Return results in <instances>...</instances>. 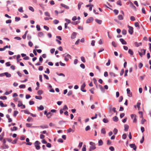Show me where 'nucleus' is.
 <instances>
[{
    "label": "nucleus",
    "instance_id": "f257e3e1",
    "mask_svg": "<svg viewBox=\"0 0 151 151\" xmlns=\"http://www.w3.org/2000/svg\"><path fill=\"white\" fill-rule=\"evenodd\" d=\"M63 56L64 57V60L66 61H68L69 59H71V56L68 54L66 53L63 54Z\"/></svg>",
    "mask_w": 151,
    "mask_h": 151
},
{
    "label": "nucleus",
    "instance_id": "f03ea898",
    "mask_svg": "<svg viewBox=\"0 0 151 151\" xmlns=\"http://www.w3.org/2000/svg\"><path fill=\"white\" fill-rule=\"evenodd\" d=\"M40 142L38 141H36L34 143L35 146L37 150H39L40 149Z\"/></svg>",
    "mask_w": 151,
    "mask_h": 151
},
{
    "label": "nucleus",
    "instance_id": "7ed1b4c3",
    "mask_svg": "<svg viewBox=\"0 0 151 151\" xmlns=\"http://www.w3.org/2000/svg\"><path fill=\"white\" fill-rule=\"evenodd\" d=\"M146 52V50L145 49H142L141 50V52L139 51V53L141 57H142V55L145 54Z\"/></svg>",
    "mask_w": 151,
    "mask_h": 151
},
{
    "label": "nucleus",
    "instance_id": "20e7f679",
    "mask_svg": "<svg viewBox=\"0 0 151 151\" xmlns=\"http://www.w3.org/2000/svg\"><path fill=\"white\" fill-rule=\"evenodd\" d=\"M128 27L129 28V32L130 34L132 35L133 32V28L129 25L128 26Z\"/></svg>",
    "mask_w": 151,
    "mask_h": 151
},
{
    "label": "nucleus",
    "instance_id": "39448f33",
    "mask_svg": "<svg viewBox=\"0 0 151 151\" xmlns=\"http://www.w3.org/2000/svg\"><path fill=\"white\" fill-rule=\"evenodd\" d=\"M94 19L93 17H90L86 21V23H90L93 22V21Z\"/></svg>",
    "mask_w": 151,
    "mask_h": 151
},
{
    "label": "nucleus",
    "instance_id": "423d86ee",
    "mask_svg": "<svg viewBox=\"0 0 151 151\" xmlns=\"http://www.w3.org/2000/svg\"><path fill=\"white\" fill-rule=\"evenodd\" d=\"M2 146H1V148L2 150L8 149L9 148V146L6 144H2Z\"/></svg>",
    "mask_w": 151,
    "mask_h": 151
},
{
    "label": "nucleus",
    "instance_id": "0eeeda50",
    "mask_svg": "<svg viewBox=\"0 0 151 151\" xmlns=\"http://www.w3.org/2000/svg\"><path fill=\"white\" fill-rule=\"evenodd\" d=\"M33 127H40L42 129L47 128H48V126L47 125H41L40 126H33Z\"/></svg>",
    "mask_w": 151,
    "mask_h": 151
},
{
    "label": "nucleus",
    "instance_id": "6e6552de",
    "mask_svg": "<svg viewBox=\"0 0 151 151\" xmlns=\"http://www.w3.org/2000/svg\"><path fill=\"white\" fill-rule=\"evenodd\" d=\"M129 146L131 148H133L134 150H136L137 147L134 144H130Z\"/></svg>",
    "mask_w": 151,
    "mask_h": 151
},
{
    "label": "nucleus",
    "instance_id": "1a4fd4ad",
    "mask_svg": "<svg viewBox=\"0 0 151 151\" xmlns=\"http://www.w3.org/2000/svg\"><path fill=\"white\" fill-rule=\"evenodd\" d=\"M86 86V84L85 82H84L82 84L81 86V90L83 92H86V90H83V89H84Z\"/></svg>",
    "mask_w": 151,
    "mask_h": 151
},
{
    "label": "nucleus",
    "instance_id": "9d476101",
    "mask_svg": "<svg viewBox=\"0 0 151 151\" xmlns=\"http://www.w3.org/2000/svg\"><path fill=\"white\" fill-rule=\"evenodd\" d=\"M96 147L95 145H93V146H91L89 148V151H91L96 149Z\"/></svg>",
    "mask_w": 151,
    "mask_h": 151
},
{
    "label": "nucleus",
    "instance_id": "9b49d317",
    "mask_svg": "<svg viewBox=\"0 0 151 151\" xmlns=\"http://www.w3.org/2000/svg\"><path fill=\"white\" fill-rule=\"evenodd\" d=\"M119 40L122 44L126 45L127 44L126 42L124 40V39L122 38H121Z\"/></svg>",
    "mask_w": 151,
    "mask_h": 151
},
{
    "label": "nucleus",
    "instance_id": "f8f14e48",
    "mask_svg": "<svg viewBox=\"0 0 151 151\" xmlns=\"http://www.w3.org/2000/svg\"><path fill=\"white\" fill-rule=\"evenodd\" d=\"M52 115V113L50 112H48L47 114V117L48 118H50Z\"/></svg>",
    "mask_w": 151,
    "mask_h": 151
},
{
    "label": "nucleus",
    "instance_id": "ddd939ff",
    "mask_svg": "<svg viewBox=\"0 0 151 151\" xmlns=\"http://www.w3.org/2000/svg\"><path fill=\"white\" fill-rule=\"evenodd\" d=\"M77 35V33L76 32H73L72 35L71 36V38L72 39H74Z\"/></svg>",
    "mask_w": 151,
    "mask_h": 151
},
{
    "label": "nucleus",
    "instance_id": "4468645a",
    "mask_svg": "<svg viewBox=\"0 0 151 151\" xmlns=\"http://www.w3.org/2000/svg\"><path fill=\"white\" fill-rule=\"evenodd\" d=\"M124 130L125 131L127 132L128 131L129 128V126L127 124H125L124 126Z\"/></svg>",
    "mask_w": 151,
    "mask_h": 151
},
{
    "label": "nucleus",
    "instance_id": "2eb2a0df",
    "mask_svg": "<svg viewBox=\"0 0 151 151\" xmlns=\"http://www.w3.org/2000/svg\"><path fill=\"white\" fill-rule=\"evenodd\" d=\"M83 4V3L82 2H80L78 3V10H80V9L81 5H82Z\"/></svg>",
    "mask_w": 151,
    "mask_h": 151
},
{
    "label": "nucleus",
    "instance_id": "dca6fc26",
    "mask_svg": "<svg viewBox=\"0 0 151 151\" xmlns=\"http://www.w3.org/2000/svg\"><path fill=\"white\" fill-rule=\"evenodd\" d=\"M103 144V142L101 139H100L98 141V145L99 146H102Z\"/></svg>",
    "mask_w": 151,
    "mask_h": 151
},
{
    "label": "nucleus",
    "instance_id": "f3484780",
    "mask_svg": "<svg viewBox=\"0 0 151 151\" xmlns=\"http://www.w3.org/2000/svg\"><path fill=\"white\" fill-rule=\"evenodd\" d=\"M95 21L98 24H101L102 22V21L101 20H99L98 19H95Z\"/></svg>",
    "mask_w": 151,
    "mask_h": 151
},
{
    "label": "nucleus",
    "instance_id": "a211bd4d",
    "mask_svg": "<svg viewBox=\"0 0 151 151\" xmlns=\"http://www.w3.org/2000/svg\"><path fill=\"white\" fill-rule=\"evenodd\" d=\"M61 5L62 6L64 7L66 9H68L69 8V7L68 6H67L65 4H61Z\"/></svg>",
    "mask_w": 151,
    "mask_h": 151
},
{
    "label": "nucleus",
    "instance_id": "6ab92c4d",
    "mask_svg": "<svg viewBox=\"0 0 151 151\" xmlns=\"http://www.w3.org/2000/svg\"><path fill=\"white\" fill-rule=\"evenodd\" d=\"M134 45L135 46L137 47H138L140 45H142V42H140V43H138L137 42H135L134 43Z\"/></svg>",
    "mask_w": 151,
    "mask_h": 151
},
{
    "label": "nucleus",
    "instance_id": "aec40b11",
    "mask_svg": "<svg viewBox=\"0 0 151 151\" xmlns=\"http://www.w3.org/2000/svg\"><path fill=\"white\" fill-rule=\"evenodd\" d=\"M18 107H20L22 109H24L25 107L24 104H18Z\"/></svg>",
    "mask_w": 151,
    "mask_h": 151
},
{
    "label": "nucleus",
    "instance_id": "412c9836",
    "mask_svg": "<svg viewBox=\"0 0 151 151\" xmlns=\"http://www.w3.org/2000/svg\"><path fill=\"white\" fill-rule=\"evenodd\" d=\"M113 120L115 122H117L119 120L118 118L116 116L114 117L113 118Z\"/></svg>",
    "mask_w": 151,
    "mask_h": 151
},
{
    "label": "nucleus",
    "instance_id": "4be33fe9",
    "mask_svg": "<svg viewBox=\"0 0 151 151\" xmlns=\"http://www.w3.org/2000/svg\"><path fill=\"white\" fill-rule=\"evenodd\" d=\"M101 133L103 134H105L106 133V130L104 128H103L101 129Z\"/></svg>",
    "mask_w": 151,
    "mask_h": 151
},
{
    "label": "nucleus",
    "instance_id": "5701e85b",
    "mask_svg": "<svg viewBox=\"0 0 151 151\" xmlns=\"http://www.w3.org/2000/svg\"><path fill=\"white\" fill-rule=\"evenodd\" d=\"M128 53L129 54L131 55H133V52L132 50L131 49H129L128 50Z\"/></svg>",
    "mask_w": 151,
    "mask_h": 151
},
{
    "label": "nucleus",
    "instance_id": "b1692460",
    "mask_svg": "<svg viewBox=\"0 0 151 151\" xmlns=\"http://www.w3.org/2000/svg\"><path fill=\"white\" fill-rule=\"evenodd\" d=\"M4 74L7 77H10L11 76V74L9 73L8 72L5 73Z\"/></svg>",
    "mask_w": 151,
    "mask_h": 151
},
{
    "label": "nucleus",
    "instance_id": "393cba45",
    "mask_svg": "<svg viewBox=\"0 0 151 151\" xmlns=\"http://www.w3.org/2000/svg\"><path fill=\"white\" fill-rule=\"evenodd\" d=\"M74 130H72L71 128H69L67 130V133H70L71 132H74Z\"/></svg>",
    "mask_w": 151,
    "mask_h": 151
},
{
    "label": "nucleus",
    "instance_id": "a878e982",
    "mask_svg": "<svg viewBox=\"0 0 151 151\" xmlns=\"http://www.w3.org/2000/svg\"><path fill=\"white\" fill-rule=\"evenodd\" d=\"M17 127L14 126L13 128H11L10 129L11 131H16L17 130Z\"/></svg>",
    "mask_w": 151,
    "mask_h": 151
},
{
    "label": "nucleus",
    "instance_id": "bb28decb",
    "mask_svg": "<svg viewBox=\"0 0 151 151\" xmlns=\"http://www.w3.org/2000/svg\"><path fill=\"white\" fill-rule=\"evenodd\" d=\"M118 18L119 20H122L123 19V17L122 15H119L118 16Z\"/></svg>",
    "mask_w": 151,
    "mask_h": 151
},
{
    "label": "nucleus",
    "instance_id": "cd10ccee",
    "mask_svg": "<svg viewBox=\"0 0 151 151\" xmlns=\"http://www.w3.org/2000/svg\"><path fill=\"white\" fill-rule=\"evenodd\" d=\"M103 121L104 123H107L109 122L108 120L106 118H104L103 119Z\"/></svg>",
    "mask_w": 151,
    "mask_h": 151
},
{
    "label": "nucleus",
    "instance_id": "c85d7f7f",
    "mask_svg": "<svg viewBox=\"0 0 151 151\" xmlns=\"http://www.w3.org/2000/svg\"><path fill=\"white\" fill-rule=\"evenodd\" d=\"M18 112L17 111H14L13 116H16L18 114Z\"/></svg>",
    "mask_w": 151,
    "mask_h": 151
},
{
    "label": "nucleus",
    "instance_id": "c756f323",
    "mask_svg": "<svg viewBox=\"0 0 151 151\" xmlns=\"http://www.w3.org/2000/svg\"><path fill=\"white\" fill-rule=\"evenodd\" d=\"M109 75L111 77H115L116 76L115 74L112 72H110L109 73Z\"/></svg>",
    "mask_w": 151,
    "mask_h": 151
},
{
    "label": "nucleus",
    "instance_id": "7c9ffc66",
    "mask_svg": "<svg viewBox=\"0 0 151 151\" xmlns=\"http://www.w3.org/2000/svg\"><path fill=\"white\" fill-rule=\"evenodd\" d=\"M118 132V130L116 128H114L113 130V132L114 134L116 135L117 134V133Z\"/></svg>",
    "mask_w": 151,
    "mask_h": 151
},
{
    "label": "nucleus",
    "instance_id": "2f4dec72",
    "mask_svg": "<svg viewBox=\"0 0 151 151\" xmlns=\"http://www.w3.org/2000/svg\"><path fill=\"white\" fill-rule=\"evenodd\" d=\"M26 86L25 85L22 84L21 85L19 86V88H25Z\"/></svg>",
    "mask_w": 151,
    "mask_h": 151
},
{
    "label": "nucleus",
    "instance_id": "473e14b6",
    "mask_svg": "<svg viewBox=\"0 0 151 151\" xmlns=\"http://www.w3.org/2000/svg\"><path fill=\"white\" fill-rule=\"evenodd\" d=\"M122 137L123 139H125L127 137L126 134L125 133L123 134L122 135Z\"/></svg>",
    "mask_w": 151,
    "mask_h": 151
},
{
    "label": "nucleus",
    "instance_id": "72a5a7b5",
    "mask_svg": "<svg viewBox=\"0 0 151 151\" xmlns=\"http://www.w3.org/2000/svg\"><path fill=\"white\" fill-rule=\"evenodd\" d=\"M18 10L20 12H24L23 10V8L22 7H20L18 9Z\"/></svg>",
    "mask_w": 151,
    "mask_h": 151
},
{
    "label": "nucleus",
    "instance_id": "f704fd0d",
    "mask_svg": "<svg viewBox=\"0 0 151 151\" xmlns=\"http://www.w3.org/2000/svg\"><path fill=\"white\" fill-rule=\"evenodd\" d=\"M81 61L83 63H85L86 60L85 58L84 57L82 56L81 58Z\"/></svg>",
    "mask_w": 151,
    "mask_h": 151
},
{
    "label": "nucleus",
    "instance_id": "c9c22d12",
    "mask_svg": "<svg viewBox=\"0 0 151 151\" xmlns=\"http://www.w3.org/2000/svg\"><path fill=\"white\" fill-rule=\"evenodd\" d=\"M38 109L39 110H42L44 109V107L42 106L41 105L39 107H38Z\"/></svg>",
    "mask_w": 151,
    "mask_h": 151
},
{
    "label": "nucleus",
    "instance_id": "e433bc0d",
    "mask_svg": "<svg viewBox=\"0 0 151 151\" xmlns=\"http://www.w3.org/2000/svg\"><path fill=\"white\" fill-rule=\"evenodd\" d=\"M64 111H66L68 109V108L67 106L66 105H65L63 107V109H62Z\"/></svg>",
    "mask_w": 151,
    "mask_h": 151
},
{
    "label": "nucleus",
    "instance_id": "4c0bfd02",
    "mask_svg": "<svg viewBox=\"0 0 151 151\" xmlns=\"http://www.w3.org/2000/svg\"><path fill=\"white\" fill-rule=\"evenodd\" d=\"M32 124L30 123H26V125L28 127H31L32 126Z\"/></svg>",
    "mask_w": 151,
    "mask_h": 151
},
{
    "label": "nucleus",
    "instance_id": "58836bf2",
    "mask_svg": "<svg viewBox=\"0 0 151 151\" xmlns=\"http://www.w3.org/2000/svg\"><path fill=\"white\" fill-rule=\"evenodd\" d=\"M82 151H86V145H84L83 146V147L82 149Z\"/></svg>",
    "mask_w": 151,
    "mask_h": 151
},
{
    "label": "nucleus",
    "instance_id": "ea45409f",
    "mask_svg": "<svg viewBox=\"0 0 151 151\" xmlns=\"http://www.w3.org/2000/svg\"><path fill=\"white\" fill-rule=\"evenodd\" d=\"M127 31L125 29H123L122 31V33L123 35H125L127 34Z\"/></svg>",
    "mask_w": 151,
    "mask_h": 151
},
{
    "label": "nucleus",
    "instance_id": "a19ab883",
    "mask_svg": "<svg viewBox=\"0 0 151 151\" xmlns=\"http://www.w3.org/2000/svg\"><path fill=\"white\" fill-rule=\"evenodd\" d=\"M7 98V97L6 96H3L0 97V99H1L3 100L6 99Z\"/></svg>",
    "mask_w": 151,
    "mask_h": 151
},
{
    "label": "nucleus",
    "instance_id": "79ce46f5",
    "mask_svg": "<svg viewBox=\"0 0 151 151\" xmlns=\"http://www.w3.org/2000/svg\"><path fill=\"white\" fill-rule=\"evenodd\" d=\"M112 45L114 47H116L117 46L116 44V43L114 41H113L112 42Z\"/></svg>",
    "mask_w": 151,
    "mask_h": 151
},
{
    "label": "nucleus",
    "instance_id": "37998d69",
    "mask_svg": "<svg viewBox=\"0 0 151 151\" xmlns=\"http://www.w3.org/2000/svg\"><path fill=\"white\" fill-rule=\"evenodd\" d=\"M37 93L39 95H41L42 93V91L41 90H39L38 91Z\"/></svg>",
    "mask_w": 151,
    "mask_h": 151
},
{
    "label": "nucleus",
    "instance_id": "c03bdc74",
    "mask_svg": "<svg viewBox=\"0 0 151 151\" xmlns=\"http://www.w3.org/2000/svg\"><path fill=\"white\" fill-rule=\"evenodd\" d=\"M45 14L46 16L49 17H50V13L48 12H45Z\"/></svg>",
    "mask_w": 151,
    "mask_h": 151
},
{
    "label": "nucleus",
    "instance_id": "a18cd8bd",
    "mask_svg": "<svg viewBox=\"0 0 151 151\" xmlns=\"http://www.w3.org/2000/svg\"><path fill=\"white\" fill-rule=\"evenodd\" d=\"M35 98L37 99H39L40 100H41L42 99V97L41 96H35Z\"/></svg>",
    "mask_w": 151,
    "mask_h": 151
},
{
    "label": "nucleus",
    "instance_id": "49530a36",
    "mask_svg": "<svg viewBox=\"0 0 151 151\" xmlns=\"http://www.w3.org/2000/svg\"><path fill=\"white\" fill-rule=\"evenodd\" d=\"M29 9L31 11H32L33 12L34 11V8L32 6H29Z\"/></svg>",
    "mask_w": 151,
    "mask_h": 151
},
{
    "label": "nucleus",
    "instance_id": "de8ad7c7",
    "mask_svg": "<svg viewBox=\"0 0 151 151\" xmlns=\"http://www.w3.org/2000/svg\"><path fill=\"white\" fill-rule=\"evenodd\" d=\"M111 63V60L110 59L108 60V62L106 63V65L107 66H109L110 65Z\"/></svg>",
    "mask_w": 151,
    "mask_h": 151
},
{
    "label": "nucleus",
    "instance_id": "09e8293b",
    "mask_svg": "<svg viewBox=\"0 0 151 151\" xmlns=\"http://www.w3.org/2000/svg\"><path fill=\"white\" fill-rule=\"evenodd\" d=\"M6 138H4V139H3V140H2V144H6Z\"/></svg>",
    "mask_w": 151,
    "mask_h": 151
},
{
    "label": "nucleus",
    "instance_id": "8fccbe9b",
    "mask_svg": "<svg viewBox=\"0 0 151 151\" xmlns=\"http://www.w3.org/2000/svg\"><path fill=\"white\" fill-rule=\"evenodd\" d=\"M100 90L102 91H103L104 90V88L103 86L100 85H99L98 86Z\"/></svg>",
    "mask_w": 151,
    "mask_h": 151
},
{
    "label": "nucleus",
    "instance_id": "3c124183",
    "mask_svg": "<svg viewBox=\"0 0 151 151\" xmlns=\"http://www.w3.org/2000/svg\"><path fill=\"white\" fill-rule=\"evenodd\" d=\"M17 139H15L12 142V143L13 144H15L17 143Z\"/></svg>",
    "mask_w": 151,
    "mask_h": 151
},
{
    "label": "nucleus",
    "instance_id": "603ef678",
    "mask_svg": "<svg viewBox=\"0 0 151 151\" xmlns=\"http://www.w3.org/2000/svg\"><path fill=\"white\" fill-rule=\"evenodd\" d=\"M97 114H95V116H94L92 117H91V119L92 120L94 119L97 118Z\"/></svg>",
    "mask_w": 151,
    "mask_h": 151
},
{
    "label": "nucleus",
    "instance_id": "864d4df0",
    "mask_svg": "<svg viewBox=\"0 0 151 151\" xmlns=\"http://www.w3.org/2000/svg\"><path fill=\"white\" fill-rule=\"evenodd\" d=\"M90 129V127L89 126H87L85 128V130L87 131Z\"/></svg>",
    "mask_w": 151,
    "mask_h": 151
},
{
    "label": "nucleus",
    "instance_id": "5fc2aeb1",
    "mask_svg": "<svg viewBox=\"0 0 151 151\" xmlns=\"http://www.w3.org/2000/svg\"><path fill=\"white\" fill-rule=\"evenodd\" d=\"M80 22V21H76V22H73L72 23L73 24L76 25V24H77L79 23Z\"/></svg>",
    "mask_w": 151,
    "mask_h": 151
},
{
    "label": "nucleus",
    "instance_id": "6e6d98bb",
    "mask_svg": "<svg viewBox=\"0 0 151 151\" xmlns=\"http://www.w3.org/2000/svg\"><path fill=\"white\" fill-rule=\"evenodd\" d=\"M130 20L132 21H134L135 20V17L133 16H132L130 17Z\"/></svg>",
    "mask_w": 151,
    "mask_h": 151
},
{
    "label": "nucleus",
    "instance_id": "4d7b16f0",
    "mask_svg": "<svg viewBox=\"0 0 151 151\" xmlns=\"http://www.w3.org/2000/svg\"><path fill=\"white\" fill-rule=\"evenodd\" d=\"M109 149L111 151H114V148L113 146H110Z\"/></svg>",
    "mask_w": 151,
    "mask_h": 151
},
{
    "label": "nucleus",
    "instance_id": "13d9d810",
    "mask_svg": "<svg viewBox=\"0 0 151 151\" xmlns=\"http://www.w3.org/2000/svg\"><path fill=\"white\" fill-rule=\"evenodd\" d=\"M123 99V97L122 96H120L119 98V102H121L122 101Z\"/></svg>",
    "mask_w": 151,
    "mask_h": 151
},
{
    "label": "nucleus",
    "instance_id": "bf43d9fd",
    "mask_svg": "<svg viewBox=\"0 0 151 151\" xmlns=\"http://www.w3.org/2000/svg\"><path fill=\"white\" fill-rule=\"evenodd\" d=\"M142 13L144 14H145L146 13V12L145 10V9L144 7H142Z\"/></svg>",
    "mask_w": 151,
    "mask_h": 151
},
{
    "label": "nucleus",
    "instance_id": "052dcab7",
    "mask_svg": "<svg viewBox=\"0 0 151 151\" xmlns=\"http://www.w3.org/2000/svg\"><path fill=\"white\" fill-rule=\"evenodd\" d=\"M53 22L55 24H57L59 23V21L55 19L54 20Z\"/></svg>",
    "mask_w": 151,
    "mask_h": 151
},
{
    "label": "nucleus",
    "instance_id": "680f3d73",
    "mask_svg": "<svg viewBox=\"0 0 151 151\" xmlns=\"http://www.w3.org/2000/svg\"><path fill=\"white\" fill-rule=\"evenodd\" d=\"M15 21L18 22L19 21L20 19V18L19 17H16L15 18Z\"/></svg>",
    "mask_w": 151,
    "mask_h": 151
},
{
    "label": "nucleus",
    "instance_id": "e2e57ef3",
    "mask_svg": "<svg viewBox=\"0 0 151 151\" xmlns=\"http://www.w3.org/2000/svg\"><path fill=\"white\" fill-rule=\"evenodd\" d=\"M43 35V34L42 32H39L38 33V35L39 37H41Z\"/></svg>",
    "mask_w": 151,
    "mask_h": 151
},
{
    "label": "nucleus",
    "instance_id": "0e129e2a",
    "mask_svg": "<svg viewBox=\"0 0 151 151\" xmlns=\"http://www.w3.org/2000/svg\"><path fill=\"white\" fill-rule=\"evenodd\" d=\"M46 146L50 148L51 147V145L50 143H47Z\"/></svg>",
    "mask_w": 151,
    "mask_h": 151
},
{
    "label": "nucleus",
    "instance_id": "69168bd1",
    "mask_svg": "<svg viewBox=\"0 0 151 151\" xmlns=\"http://www.w3.org/2000/svg\"><path fill=\"white\" fill-rule=\"evenodd\" d=\"M45 73H47V74H49L50 73V70H49V68H47L46 69V71H45Z\"/></svg>",
    "mask_w": 151,
    "mask_h": 151
},
{
    "label": "nucleus",
    "instance_id": "338daca9",
    "mask_svg": "<svg viewBox=\"0 0 151 151\" xmlns=\"http://www.w3.org/2000/svg\"><path fill=\"white\" fill-rule=\"evenodd\" d=\"M28 44L29 46L30 47H32L33 45L32 42L31 41H29L28 42Z\"/></svg>",
    "mask_w": 151,
    "mask_h": 151
},
{
    "label": "nucleus",
    "instance_id": "774afa93",
    "mask_svg": "<svg viewBox=\"0 0 151 151\" xmlns=\"http://www.w3.org/2000/svg\"><path fill=\"white\" fill-rule=\"evenodd\" d=\"M134 25L136 27H139V24L137 22H135V23H134Z\"/></svg>",
    "mask_w": 151,
    "mask_h": 151
}]
</instances>
